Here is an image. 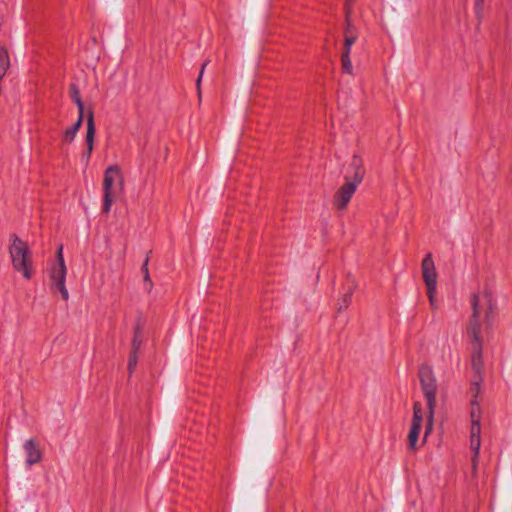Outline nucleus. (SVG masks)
<instances>
[{"label":"nucleus","mask_w":512,"mask_h":512,"mask_svg":"<svg viewBox=\"0 0 512 512\" xmlns=\"http://www.w3.org/2000/svg\"><path fill=\"white\" fill-rule=\"evenodd\" d=\"M9 254L13 268L25 279H31L34 271L33 258L28 244L16 236L13 237L9 246Z\"/></svg>","instance_id":"nucleus-4"},{"label":"nucleus","mask_w":512,"mask_h":512,"mask_svg":"<svg viewBox=\"0 0 512 512\" xmlns=\"http://www.w3.org/2000/svg\"><path fill=\"white\" fill-rule=\"evenodd\" d=\"M351 173L345 177V181L358 186L364 179L365 169L361 157L354 155L351 159L350 165Z\"/></svg>","instance_id":"nucleus-11"},{"label":"nucleus","mask_w":512,"mask_h":512,"mask_svg":"<svg viewBox=\"0 0 512 512\" xmlns=\"http://www.w3.org/2000/svg\"><path fill=\"white\" fill-rule=\"evenodd\" d=\"M421 274L425 286H437L438 273L431 253L427 254L422 260Z\"/></svg>","instance_id":"nucleus-10"},{"label":"nucleus","mask_w":512,"mask_h":512,"mask_svg":"<svg viewBox=\"0 0 512 512\" xmlns=\"http://www.w3.org/2000/svg\"><path fill=\"white\" fill-rule=\"evenodd\" d=\"M341 66L342 70L347 74H353V66L350 59V55H341Z\"/></svg>","instance_id":"nucleus-18"},{"label":"nucleus","mask_w":512,"mask_h":512,"mask_svg":"<svg viewBox=\"0 0 512 512\" xmlns=\"http://www.w3.org/2000/svg\"><path fill=\"white\" fill-rule=\"evenodd\" d=\"M96 128L94 124L93 113L90 112L87 118V132L85 136V144H86V159L89 160L93 149H94V140H95Z\"/></svg>","instance_id":"nucleus-12"},{"label":"nucleus","mask_w":512,"mask_h":512,"mask_svg":"<svg viewBox=\"0 0 512 512\" xmlns=\"http://www.w3.org/2000/svg\"><path fill=\"white\" fill-rule=\"evenodd\" d=\"M357 187L358 186L355 184L345 181V183L338 188L332 200L333 207L336 211H344L347 209Z\"/></svg>","instance_id":"nucleus-9"},{"label":"nucleus","mask_w":512,"mask_h":512,"mask_svg":"<svg viewBox=\"0 0 512 512\" xmlns=\"http://www.w3.org/2000/svg\"><path fill=\"white\" fill-rule=\"evenodd\" d=\"M140 346H141V339L139 338L138 331H137L136 335L132 341V351L131 352L138 353Z\"/></svg>","instance_id":"nucleus-21"},{"label":"nucleus","mask_w":512,"mask_h":512,"mask_svg":"<svg viewBox=\"0 0 512 512\" xmlns=\"http://www.w3.org/2000/svg\"><path fill=\"white\" fill-rule=\"evenodd\" d=\"M483 334L484 333H466V337L469 341L471 367L477 375H481L484 368Z\"/></svg>","instance_id":"nucleus-6"},{"label":"nucleus","mask_w":512,"mask_h":512,"mask_svg":"<svg viewBox=\"0 0 512 512\" xmlns=\"http://www.w3.org/2000/svg\"><path fill=\"white\" fill-rule=\"evenodd\" d=\"M70 96L78 107V115L84 116V104L80 92L74 84L70 86Z\"/></svg>","instance_id":"nucleus-17"},{"label":"nucleus","mask_w":512,"mask_h":512,"mask_svg":"<svg viewBox=\"0 0 512 512\" xmlns=\"http://www.w3.org/2000/svg\"><path fill=\"white\" fill-rule=\"evenodd\" d=\"M26 453V462L28 465H33L41 461V451L38 444L34 440H28L24 444Z\"/></svg>","instance_id":"nucleus-13"},{"label":"nucleus","mask_w":512,"mask_h":512,"mask_svg":"<svg viewBox=\"0 0 512 512\" xmlns=\"http://www.w3.org/2000/svg\"><path fill=\"white\" fill-rule=\"evenodd\" d=\"M418 377L420 380L422 392L427 401L428 409V416L423 438V443H425L426 438L432 432L433 429L434 410L436 406L437 382L432 367L427 364H422L419 367Z\"/></svg>","instance_id":"nucleus-3"},{"label":"nucleus","mask_w":512,"mask_h":512,"mask_svg":"<svg viewBox=\"0 0 512 512\" xmlns=\"http://www.w3.org/2000/svg\"><path fill=\"white\" fill-rule=\"evenodd\" d=\"M356 287H357V285L355 282H352L347 287L345 293L338 301V305H339L338 310H344L349 307V305L351 304V301H352L353 293L356 290Z\"/></svg>","instance_id":"nucleus-14"},{"label":"nucleus","mask_w":512,"mask_h":512,"mask_svg":"<svg viewBox=\"0 0 512 512\" xmlns=\"http://www.w3.org/2000/svg\"><path fill=\"white\" fill-rule=\"evenodd\" d=\"M206 66V63L202 66V69H201V72H200V75L197 79V87H198V90L200 89V83H201V79H202V75H203V71H204V68Z\"/></svg>","instance_id":"nucleus-23"},{"label":"nucleus","mask_w":512,"mask_h":512,"mask_svg":"<svg viewBox=\"0 0 512 512\" xmlns=\"http://www.w3.org/2000/svg\"><path fill=\"white\" fill-rule=\"evenodd\" d=\"M427 296L432 308H436L437 286H426Z\"/></svg>","instance_id":"nucleus-19"},{"label":"nucleus","mask_w":512,"mask_h":512,"mask_svg":"<svg viewBox=\"0 0 512 512\" xmlns=\"http://www.w3.org/2000/svg\"><path fill=\"white\" fill-rule=\"evenodd\" d=\"M471 429H470V448L473 451L472 464L473 468H476L480 447H481V409L476 400L471 401Z\"/></svg>","instance_id":"nucleus-5"},{"label":"nucleus","mask_w":512,"mask_h":512,"mask_svg":"<svg viewBox=\"0 0 512 512\" xmlns=\"http://www.w3.org/2000/svg\"><path fill=\"white\" fill-rule=\"evenodd\" d=\"M474 389H475V394L477 395V394H478V392H479V387H478V385H476Z\"/></svg>","instance_id":"nucleus-24"},{"label":"nucleus","mask_w":512,"mask_h":512,"mask_svg":"<svg viewBox=\"0 0 512 512\" xmlns=\"http://www.w3.org/2000/svg\"><path fill=\"white\" fill-rule=\"evenodd\" d=\"M356 39H357L356 33L351 29L350 25L348 24V26L345 30L344 49H343L342 55H350L351 47L355 43Z\"/></svg>","instance_id":"nucleus-16"},{"label":"nucleus","mask_w":512,"mask_h":512,"mask_svg":"<svg viewBox=\"0 0 512 512\" xmlns=\"http://www.w3.org/2000/svg\"><path fill=\"white\" fill-rule=\"evenodd\" d=\"M143 270H144V280L147 281L149 283V285L151 286L152 283H151L150 277H149V272H148V268H147V262L144 264Z\"/></svg>","instance_id":"nucleus-22"},{"label":"nucleus","mask_w":512,"mask_h":512,"mask_svg":"<svg viewBox=\"0 0 512 512\" xmlns=\"http://www.w3.org/2000/svg\"><path fill=\"white\" fill-rule=\"evenodd\" d=\"M138 353H135V352H131L130 353V356H129V359H128V370L130 372H132L136 365H137V362H138Z\"/></svg>","instance_id":"nucleus-20"},{"label":"nucleus","mask_w":512,"mask_h":512,"mask_svg":"<svg viewBox=\"0 0 512 512\" xmlns=\"http://www.w3.org/2000/svg\"><path fill=\"white\" fill-rule=\"evenodd\" d=\"M471 313L466 323L465 333H484L491 326L495 313L496 302L492 291L486 285L479 286L470 294Z\"/></svg>","instance_id":"nucleus-1"},{"label":"nucleus","mask_w":512,"mask_h":512,"mask_svg":"<svg viewBox=\"0 0 512 512\" xmlns=\"http://www.w3.org/2000/svg\"><path fill=\"white\" fill-rule=\"evenodd\" d=\"M124 189V176L119 165L108 166L103 175L102 190L103 203L102 212L108 214L111 211L113 203Z\"/></svg>","instance_id":"nucleus-2"},{"label":"nucleus","mask_w":512,"mask_h":512,"mask_svg":"<svg viewBox=\"0 0 512 512\" xmlns=\"http://www.w3.org/2000/svg\"><path fill=\"white\" fill-rule=\"evenodd\" d=\"M62 249V246L58 249L57 264H55L50 270V279L52 285L60 292L62 298L67 300L69 298V293L65 286L67 268L62 254Z\"/></svg>","instance_id":"nucleus-7"},{"label":"nucleus","mask_w":512,"mask_h":512,"mask_svg":"<svg viewBox=\"0 0 512 512\" xmlns=\"http://www.w3.org/2000/svg\"><path fill=\"white\" fill-rule=\"evenodd\" d=\"M83 117L84 116L78 115V119H77L76 123L64 131L63 140L65 142L71 143L74 141L76 134L79 131V129L83 123Z\"/></svg>","instance_id":"nucleus-15"},{"label":"nucleus","mask_w":512,"mask_h":512,"mask_svg":"<svg viewBox=\"0 0 512 512\" xmlns=\"http://www.w3.org/2000/svg\"><path fill=\"white\" fill-rule=\"evenodd\" d=\"M478 3H481L483 0H476Z\"/></svg>","instance_id":"nucleus-25"},{"label":"nucleus","mask_w":512,"mask_h":512,"mask_svg":"<svg viewBox=\"0 0 512 512\" xmlns=\"http://www.w3.org/2000/svg\"><path fill=\"white\" fill-rule=\"evenodd\" d=\"M424 410L420 402H416L413 406V418L410 431L408 434V445L411 450H416L419 434L423 426Z\"/></svg>","instance_id":"nucleus-8"}]
</instances>
